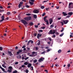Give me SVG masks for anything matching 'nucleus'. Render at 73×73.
I'll use <instances>...</instances> for the list:
<instances>
[{"label": "nucleus", "instance_id": "774afa93", "mask_svg": "<svg viewBox=\"0 0 73 73\" xmlns=\"http://www.w3.org/2000/svg\"><path fill=\"white\" fill-rule=\"evenodd\" d=\"M35 52L33 51L32 52V54H35Z\"/></svg>", "mask_w": 73, "mask_h": 73}, {"label": "nucleus", "instance_id": "f704fd0d", "mask_svg": "<svg viewBox=\"0 0 73 73\" xmlns=\"http://www.w3.org/2000/svg\"><path fill=\"white\" fill-rule=\"evenodd\" d=\"M58 53H60L61 52V50H59L58 51Z\"/></svg>", "mask_w": 73, "mask_h": 73}, {"label": "nucleus", "instance_id": "7ed1b4c3", "mask_svg": "<svg viewBox=\"0 0 73 73\" xmlns=\"http://www.w3.org/2000/svg\"><path fill=\"white\" fill-rule=\"evenodd\" d=\"M21 22L24 25H27L28 24V23L24 19L22 20L21 21Z\"/></svg>", "mask_w": 73, "mask_h": 73}, {"label": "nucleus", "instance_id": "f8f14e48", "mask_svg": "<svg viewBox=\"0 0 73 73\" xmlns=\"http://www.w3.org/2000/svg\"><path fill=\"white\" fill-rule=\"evenodd\" d=\"M8 53L9 54L10 56H11L12 55H13V54H12V52L10 51H8Z\"/></svg>", "mask_w": 73, "mask_h": 73}, {"label": "nucleus", "instance_id": "9d476101", "mask_svg": "<svg viewBox=\"0 0 73 73\" xmlns=\"http://www.w3.org/2000/svg\"><path fill=\"white\" fill-rule=\"evenodd\" d=\"M63 21L64 22L65 24H67V23H68V20H65L64 21Z\"/></svg>", "mask_w": 73, "mask_h": 73}, {"label": "nucleus", "instance_id": "a878e982", "mask_svg": "<svg viewBox=\"0 0 73 73\" xmlns=\"http://www.w3.org/2000/svg\"><path fill=\"white\" fill-rule=\"evenodd\" d=\"M46 52L45 51H44V52H42L41 53V54H44V55H45V53Z\"/></svg>", "mask_w": 73, "mask_h": 73}, {"label": "nucleus", "instance_id": "c9c22d12", "mask_svg": "<svg viewBox=\"0 0 73 73\" xmlns=\"http://www.w3.org/2000/svg\"><path fill=\"white\" fill-rule=\"evenodd\" d=\"M1 69L3 72H5V70L3 68H1Z\"/></svg>", "mask_w": 73, "mask_h": 73}, {"label": "nucleus", "instance_id": "49530a36", "mask_svg": "<svg viewBox=\"0 0 73 73\" xmlns=\"http://www.w3.org/2000/svg\"><path fill=\"white\" fill-rule=\"evenodd\" d=\"M43 31L42 30H39V32H42Z\"/></svg>", "mask_w": 73, "mask_h": 73}, {"label": "nucleus", "instance_id": "a18cd8bd", "mask_svg": "<svg viewBox=\"0 0 73 73\" xmlns=\"http://www.w3.org/2000/svg\"><path fill=\"white\" fill-rule=\"evenodd\" d=\"M30 42H31V44H33V43L34 42L32 40H30Z\"/></svg>", "mask_w": 73, "mask_h": 73}, {"label": "nucleus", "instance_id": "b1692460", "mask_svg": "<svg viewBox=\"0 0 73 73\" xmlns=\"http://www.w3.org/2000/svg\"><path fill=\"white\" fill-rule=\"evenodd\" d=\"M64 33H62L61 35H60V37H62L64 35Z\"/></svg>", "mask_w": 73, "mask_h": 73}, {"label": "nucleus", "instance_id": "423d86ee", "mask_svg": "<svg viewBox=\"0 0 73 73\" xmlns=\"http://www.w3.org/2000/svg\"><path fill=\"white\" fill-rule=\"evenodd\" d=\"M33 12L34 13H38L39 12V11H38L37 10L35 9L33 11Z\"/></svg>", "mask_w": 73, "mask_h": 73}, {"label": "nucleus", "instance_id": "69168bd1", "mask_svg": "<svg viewBox=\"0 0 73 73\" xmlns=\"http://www.w3.org/2000/svg\"><path fill=\"white\" fill-rule=\"evenodd\" d=\"M19 57L20 58H21V55H19Z\"/></svg>", "mask_w": 73, "mask_h": 73}, {"label": "nucleus", "instance_id": "ea45409f", "mask_svg": "<svg viewBox=\"0 0 73 73\" xmlns=\"http://www.w3.org/2000/svg\"><path fill=\"white\" fill-rule=\"evenodd\" d=\"M25 66L24 65H22L21 66L22 68H25Z\"/></svg>", "mask_w": 73, "mask_h": 73}, {"label": "nucleus", "instance_id": "393cba45", "mask_svg": "<svg viewBox=\"0 0 73 73\" xmlns=\"http://www.w3.org/2000/svg\"><path fill=\"white\" fill-rule=\"evenodd\" d=\"M24 19L25 20H26L27 21H28V17H27L26 18H25Z\"/></svg>", "mask_w": 73, "mask_h": 73}, {"label": "nucleus", "instance_id": "2eb2a0df", "mask_svg": "<svg viewBox=\"0 0 73 73\" xmlns=\"http://www.w3.org/2000/svg\"><path fill=\"white\" fill-rule=\"evenodd\" d=\"M62 13L63 15H64V16H67V15H68L67 14H66L65 12H63Z\"/></svg>", "mask_w": 73, "mask_h": 73}, {"label": "nucleus", "instance_id": "c85d7f7f", "mask_svg": "<svg viewBox=\"0 0 73 73\" xmlns=\"http://www.w3.org/2000/svg\"><path fill=\"white\" fill-rule=\"evenodd\" d=\"M30 69L31 70H33V66H31L30 67Z\"/></svg>", "mask_w": 73, "mask_h": 73}, {"label": "nucleus", "instance_id": "c756f323", "mask_svg": "<svg viewBox=\"0 0 73 73\" xmlns=\"http://www.w3.org/2000/svg\"><path fill=\"white\" fill-rule=\"evenodd\" d=\"M4 10H3V9H0V12L1 13L2 12H4Z\"/></svg>", "mask_w": 73, "mask_h": 73}, {"label": "nucleus", "instance_id": "864d4df0", "mask_svg": "<svg viewBox=\"0 0 73 73\" xmlns=\"http://www.w3.org/2000/svg\"><path fill=\"white\" fill-rule=\"evenodd\" d=\"M34 36H37V34L36 33H34Z\"/></svg>", "mask_w": 73, "mask_h": 73}, {"label": "nucleus", "instance_id": "3c124183", "mask_svg": "<svg viewBox=\"0 0 73 73\" xmlns=\"http://www.w3.org/2000/svg\"><path fill=\"white\" fill-rule=\"evenodd\" d=\"M49 0H46V1H43V3H46L47 1H48Z\"/></svg>", "mask_w": 73, "mask_h": 73}, {"label": "nucleus", "instance_id": "aec40b11", "mask_svg": "<svg viewBox=\"0 0 73 73\" xmlns=\"http://www.w3.org/2000/svg\"><path fill=\"white\" fill-rule=\"evenodd\" d=\"M29 56L30 57H35V55H34V54H31V55H29Z\"/></svg>", "mask_w": 73, "mask_h": 73}, {"label": "nucleus", "instance_id": "09e8293b", "mask_svg": "<svg viewBox=\"0 0 73 73\" xmlns=\"http://www.w3.org/2000/svg\"><path fill=\"white\" fill-rule=\"evenodd\" d=\"M28 58H29V57H27V58H25V60H28Z\"/></svg>", "mask_w": 73, "mask_h": 73}, {"label": "nucleus", "instance_id": "603ef678", "mask_svg": "<svg viewBox=\"0 0 73 73\" xmlns=\"http://www.w3.org/2000/svg\"><path fill=\"white\" fill-rule=\"evenodd\" d=\"M30 42H31L30 40L28 42V43H27V45H29V43H30Z\"/></svg>", "mask_w": 73, "mask_h": 73}, {"label": "nucleus", "instance_id": "a211bd4d", "mask_svg": "<svg viewBox=\"0 0 73 73\" xmlns=\"http://www.w3.org/2000/svg\"><path fill=\"white\" fill-rule=\"evenodd\" d=\"M24 64L25 65H27L29 64V63L28 62H26L24 63Z\"/></svg>", "mask_w": 73, "mask_h": 73}, {"label": "nucleus", "instance_id": "4d7b16f0", "mask_svg": "<svg viewBox=\"0 0 73 73\" xmlns=\"http://www.w3.org/2000/svg\"><path fill=\"white\" fill-rule=\"evenodd\" d=\"M3 50V48H2V47H0V50Z\"/></svg>", "mask_w": 73, "mask_h": 73}, {"label": "nucleus", "instance_id": "72a5a7b5", "mask_svg": "<svg viewBox=\"0 0 73 73\" xmlns=\"http://www.w3.org/2000/svg\"><path fill=\"white\" fill-rule=\"evenodd\" d=\"M26 15H27V16H31V14L29 13L26 14Z\"/></svg>", "mask_w": 73, "mask_h": 73}, {"label": "nucleus", "instance_id": "f03ea898", "mask_svg": "<svg viewBox=\"0 0 73 73\" xmlns=\"http://www.w3.org/2000/svg\"><path fill=\"white\" fill-rule=\"evenodd\" d=\"M73 7V4L72 2H70L69 4L68 8L69 9H72Z\"/></svg>", "mask_w": 73, "mask_h": 73}, {"label": "nucleus", "instance_id": "bf43d9fd", "mask_svg": "<svg viewBox=\"0 0 73 73\" xmlns=\"http://www.w3.org/2000/svg\"><path fill=\"white\" fill-rule=\"evenodd\" d=\"M0 9H3V7L0 6Z\"/></svg>", "mask_w": 73, "mask_h": 73}, {"label": "nucleus", "instance_id": "680f3d73", "mask_svg": "<svg viewBox=\"0 0 73 73\" xmlns=\"http://www.w3.org/2000/svg\"><path fill=\"white\" fill-rule=\"evenodd\" d=\"M19 64L18 62H17L15 63V65H17V64Z\"/></svg>", "mask_w": 73, "mask_h": 73}, {"label": "nucleus", "instance_id": "dca6fc26", "mask_svg": "<svg viewBox=\"0 0 73 73\" xmlns=\"http://www.w3.org/2000/svg\"><path fill=\"white\" fill-rule=\"evenodd\" d=\"M29 25L30 26H32V25H33V22H31L29 23Z\"/></svg>", "mask_w": 73, "mask_h": 73}, {"label": "nucleus", "instance_id": "cd10ccee", "mask_svg": "<svg viewBox=\"0 0 73 73\" xmlns=\"http://www.w3.org/2000/svg\"><path fill=\"white\" fill-rule=\"evenodd\" d=\"M37 60L36 59H35L33 61V62L34 63H36V62H37Z\"/></svg>", "mask_w": 73, "mask_h": 73}, {"label": "nucleus", "instance_id": "e433bc0d", "mask_svg": "<svg viewBox=\"0 0 73 73\" xmlns=\"http://www.w3.org/2000/svg\"><path fill=\"white\" fill-rule=\"evenodd\" d=\"M45 13H44L42 14V17H43V16H45Z\"/></svg>", "mask_w": 73, "mask_h": 73}, {"label": "nucleus", "instance_id": "0e129e2a", "mask_svg": "<svg viewBox=\"0 0 73 73\" xmlns=\"http://www.w3.org/2000/svg\"><path fill=\"white\" fill-rule=\"evenodd\" d=\"M44 71H45V72H46V73H48V70H44Z\"/></svg>", "mask_w": 73, "mask_h": 73}, {"label": "nucleus", "instance_id": "1a4fd4ad", "mask_svg": "<svg viewBox=\"0 0 73 73\" xmlns=\"http://www.w3.org/2000/svg\"><path fill=\"white\" fill-rule=\"evenodd\" d=\"M42 35L41 34H40L38 33L37 34V38H39V37H40Z\"/></svg>", "mask_w": 73, "mask_h": 73}, {"label": "nucleus", "instance_id": "9b49d317", "mask_svg": "<svg viewBox=\"0 0 73 73\" xmlns=\"http://www.w3.org/2000/svg\"><path fill=\"white\" fill-rule=\"evenodd\" d=\"M23 52V50H19V51H18L17 52V54H19V53H21V52Z\"/></svg>", "mask_w": 73, "mask_h": 73}, {"label": "nucleus", "instance_id": "473e14b6", "mask_svg": "<svg viewBox=\"0 0 73 73\" xmlns=\"http://www.w3.org/2000/svg\"><path fill=\"white\" fill-rule=\"evenodd\" d=\"M64 28H62V30H61L60 31L61 32H63V31H64Z\"/></svg>", "mask_w": 73, "mask_h": 73}, {"label": "nucleus", "instance_id": "052dcab7", "mask_svg": "<svg viewBox=\"0 0 73 73\" xmlns=\"http://www.w3.org/2000/svg\"><path fill=\"white\" fill-rule=\"evenodd\" d=\"M70 37L71 38H72V37H73V36L72 35H70Z\"/></svg>", "mask_w": 73, "mask_h": 73}, {"label": "nucleus", "instance_id": "f257e3e1", "mask_svg": "<svg viewBox=\"0 0 73 73\" xmlns=\"http://www.w3.org/2000/svg\"><path fill=\"white\" fill-rule=\"evenodd\" d=\"M56 33V31L54 30H50L49 33H48L49 35H53Z\"/></svg>", "mask_w": 73, "mask_h": 73}, {"label": "nucleus", "instance_id": "338daca9", "mask_svg": "<svg viewBox=\"0 0 73 73\" xmlns=\"http://www.w3.org/2000/svg\"><path fill=\"white\" fill-rule=\"evenodd\" d=\"M52 37H54V38L56 37V35H53L52 36Z\"/></svg>", "mask_w": 73, "mask_h": 73}, {"label": "nucleus", "instance_id": "79ce46f5", "mask_svg": "<svg viewBox=\"0 0 73 73\" xmlns=\"http://www.w3.org/2000/svg\"><path fill=\"white\" fill-rule=\"evenodd\" d=\"M44 8H45V7L44 6H42L41 7V9H44Z\"/></svg>", "mask_w": 73, "mask_h": 73}, {"label": "nucleus", "instance_id": "6ab92c4d", "mask_svg": "<svg viewBox=\"0 0 73 73\" xmlns=\"http://www.w3.org/2000/svg\"><path fill=\"white\" fill-rule=\"evenodd\" d=\"M33 17H34V19H37V15H33Z\"/></svg>", "mask_w": 73, "mask_h": 73}, {"label": "nucleus", "instance_id": "7c9ffc66", "mask_svg": "<svg viewBox=\"0 0 73 73\" xmlns=\"http://www.w3.org/2000/svg\"><path fill=\"white\" fill-rule=\"evenodd\" d=\"M17 73V71L16 70H15L13 71V73Z\"/></svg>", "mask_w": 73, "mask_h": 73}, {"label": "nucleus", "instance_id": "c03bdc74", "mask_svg": "<svg viewBox=\"0 0 73 73\" xmlns=\"http://www.w3.org/2000/svg\"><path fill=\"white\" fill-rule=\"evenodd\" d=\"M60 23L62 24V25H64V22H61Z\"/></svg>", "mask_w": 73, "mask_h": 73}, {"label": "nucleus", "instance_id": "ddd939ff", "mask_svg": "<svg viewBox=\"0 0 73 73\" xmlns=\"http://www.w3.org/2000/svg\"><path fill=\"white\" fill-rule=\"evenodd\" d=\"M31 66H32V64L29 63L28 64V65H27V67L29 68H30Z\"/></svg>", "mask_w": 73, "mask_h": 73}, {"label": "nucleus", "instance_id": "5fc2aeb1", "mask_svg": "<svg viewBox=\"0 0 73 73\" xmlns=\"http://www.w3.org/2000/svg\"><path fill=\"white\" fill-rule=\"evenodd\" d=\"M30 1H31L32 2H33V3H34L35 1V0H30Z\"/></svg>", "mask_w": 73, "mask_h": 73}, {"label": "nucleus", "instance_id": "e2e57ef3", "mask_svg": "<svg viewBox=\"0 0 73 73\" xmlns=\"http://www.w3.org/2000/svg\"><path fill=\"white\" fill-rule=\"evenodd\" d=\"M13 13H14V14H16V11H13Z\"/></svg>", "mask_w": 73, "mask_h": 73}, {"label": "nucleus", "instance_id": "39448f33", "mask_svg": "<svg viewBox=\"0 0 73 73\" xmlns=\"http://www.w3.org/2000/svg\"><path fill=\"white\" fill-rule=\"evenodd\" d=\"M23 4V2H21L18 6L19 8H20V7L22 6Z\"/></svg>", "mask_w": 73, "mask_h": 73}, {"label": "nucleus", "instance_id": "6e6552de", "mask_svg": "<svg viewBox=\"0 0 73 73\" xmlns=\"http://www.w3.org/2000/svg\"><path fill=\"white\" fill-rule=\"evenodd\" d=\"M49 24H52V23H53V19H50L49 20Z\"/></svg>", "mask_w": 73, "mask_h": 73}, {"label": "nucleus", "instance_id": "a19ab883", "mask_svg": "<svg viewBox=\"0 0 73 73\" xmlns=\"http://www.w3.org/2000/svg\"><path fill=\"white\" fill-rule=\"evenodd\" d=\"M40 41H39L37 43V44L38 45H40Z\"/></svg>", "mask_w": 73, "mask_h": 73}, {"label": "nucleus", "instance_id": "f3484780", "mask_svg": "<svg viewBox=\"0 0 73 73\" xmlns=\"http://www.w3.org/2000/svg\"><path fill=\"white\" fill-rule=\"evenodd\" d=\"M45 22L46 23V24H47V25H49V21H48V20H47L46 21H45Z\"/></svg>", "mask_w": 73, "mask_h": 73}, {"label": "nucleus", "instance_id": "2f4dec72", "mask_svg": "<svg viewBox=\"0 0 73 73\" xmlns=\"http://www.w3.org/2000/svg\"><path fill=\"white\" fill-rule=\"evenodd\" d=\"M7 15H10V14H11V12H8L7 13Z\"/></svg>", "mask_w": 73, "mask_h": 73}, {"label": "nucleus", "instance_id": "4be33fe9", "mask_svg": "<svg viewBox=\"0 0 73 73\" xmlns=\"http://www.w3.org/2000/svg\"><path fill=\"white\" fill-rule=\"evenodd\" d=\"M29 3L30 4H31V5H33L34 4V3L30 1V2H29Z\"/></svg>", "mask_w": 73, "mask_h": 73}, {"label": "nucleus", "instance_id": "20e7f679", "mask_svg": "<svg viewBox=\"0 0 73 73\" xmlns=\"http://www.w3.org/2000/svg\"><path fill=\"white\" fill-rule=\"evenodd\" d=\"M8 69H9L10 70H9V69H8L7 70V72H9V73H11L12 72V69H13L12 68V67L11 66H10L8 67Z\"/></svg>", "mask_w": 73, "mask_h": 73}, {"label": "nucleus", "instance_id": "412c9836", "mask_svg": "<svg viewBox=\"0 0 73 73\" xmlns=\"http://www.w3.org/2000/svg\"><path fill=\"white\" fill-rule=\"evenodd\" d=\"M27 17L28 18V21L31 20V17H30V16H29V17Z\"/></svg>", "mask_w": 73, "mask_h": 73}, {"label": "nucleus", "instance_id": "8fccbe9b", "mask_svg": "<svg viewBox=\"0 0 73 73\" xmlns=\"http://www.w3.org/2000/svg\"><path fill=\"white\" fill-rule=\"evenodd\" d=\"M38 25H35V28H38Z\"/></svg>", "mask_w": 73, "mask_h": 73}, {"label": "nucleus", "instance_id": "de8ad7c7", "mask_svg": "<svg viewBox=\"0 0 73 73\" xmlns=\"http://www.w3.org/2000/svg\"><path fill=\"white\" fill-rule=\"evenodd\" d=\"M49 9V8H46V10L47 11H48V9Z\"/></svg>", "mask_w": 73, "mask_h": 73}, {"label": "nucleus", "instance_id": "13d9d810", "mask_svg": "<svg viewBox=\"0 0 73 73\" xmlns=\"http://www.w3.org/2000/svg\"><path fill=\"white\" fill-rule=\"evenodd\" d=\"M67 66L68 67H70V64H68V65Z\"/></svg>", "mask_w": 73, "mask_h": 73}, {"label": "nucleus", "instance_id": "58836bf2", "mask_svg": "<svg viewBox=\"0 0 73 73\" xmlns=\"http://www.w3.org/2000/svg\"><path fill=\"white\" fill-rule=\"evenodd\" d=\"M54 27V25H51L50 26V28H53Z\"/></svg>", "mask_w": 73, "mask_h": 73}, {"label": "nucleus", "instance_id": "6e6d98bb", "mask_svg": "<svg viewBox=\"0 0 73 73\" xmlns=\"http://www.w3.org/2000/svg\"><path fill=\"white\" fill-rule=\"evenodd\" d=\"M26 8H29V6H28V5H26Z\"/></svg>", "mask_w": 73, "mask_h": 73}, {"label": "nucleus", "instance_id": "37998d69", "mask_svg": "<svg viewBox=\"0 0 73 73\" xmlns=\"http://www.w3.org/2000/svg\"><path fill=\"white\" fill-rule=\"evenodd\" d=\"M41 28H42V29H45V27H41Z\"/></svg>", "mask_w": 73, "mask_h": 73}, {"label": "nucleus", "instance_id": "0eeeda50", "mask_svg": "<svg viewBox=\"0 0 73 73\" xmlns=\"http://www.w3.org/2000/svg\"><path fill=\"white\" fill-rule=\"evenodd\" d=\"M44 58H40L38 60V62H41V61H43L44 60Z\"/></svg>", "mask_w": 73, "mask_h": 73}, {"label": "nucleus", "instance_id": "4c0bfd02", "mask_svg": "<svg viewBox=\"0 0 73 73\" xmlns=\"http://www.w3.org/2000/svg\"><path fill=\"white\" fill-rule=\"evenodd\" d=\"M48 39H49V40H50V41H52V38H51L49 37L48 38Z\"/></svg>", "mask_w": 73, "mask_h": 73}, {"label": "nucleus", "instance_id": "bb28decb", "mask_svg": "<svg viewBox=\"0 0 73 73\" xmlns=\"http://www.w3.org/2000/svg\"><path fill=\"white\" fill-rule=\"evenodd\" d=\"M1 19L4 20V17L3 16H2L1 17Z\"/></svg>", "mask_w": 73, "mask_h": 73}, {"label": "nucleus", "instance_id": "4468645a", "mask_svg": "<svg viewBox=\"0 0 73 73\" xmlns=\"http://www.w3.org/2000/svg\"><path fill=\"white\" fill-rule=\"evenodd\" d=\"M68 15H70V16H72L73 15V12H70L68 13Z\"/></svg>", "mask_w": 73, "mask_h": 73}, {"label": "nucleus", "instance_id": "5701e85b", "mask_svg": "<svg viewBox=\"0 0 73 73\" xmlns=\"http://www.w3.org/2000/svg\"><path fill=\"white\" fill-rule=\"evenodd\" d=\"M46 17H47L46 16L44 17L43 19L44 21H46Z\"/></svg>", "mask_w": 73, "mask_h": 73}]
</instances>
